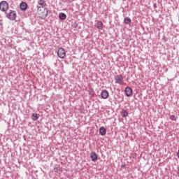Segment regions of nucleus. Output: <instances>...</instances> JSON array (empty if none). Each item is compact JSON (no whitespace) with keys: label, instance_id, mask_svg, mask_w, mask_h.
Wrapping results in <instances>:
<instances>
[{"label":"nucleus","instance_id":"obj_1","mask_svg":"<svg viewBox=\"0 0 179 179\" xmlns=\"http://www.w3.org/2000/svg\"><path fill=\"white\" fill-rule=\"evenodd\" d=\"M17 14H16V11L10 10L9 13H6V17L9 19V20H16V17Z\"/></svg>","mask_w":179,"mask_h":179},{"label":"nucleus","instance_id":"obj_21","mask_svg":"<svg viewBox=\"0 0 179 179\" xmlns=\"http://www.w3.org/2000/svg\"><path fill=\"white\" fill-rule=\"evenodd\" d=\"M153 8L154 9H156V8H157V5L156 4V3H153Z\"/></svg>","mask_w":179,"mask_h":179},{"label":"nucleus","instance_id":"obj_12","mask_svg":"<svg viewBox=\"0 0 179 179\" xmlns=\"http://www.w3.org/2000/svg\"><path fill=\"white\" fill-rule=\"evenodd\" d=\"M99 134L100 135H101V136H104V135L107 134V130L106 129V128H104V127H101L99 128Z\"/></svg>","mask_w":179,"mask_h":179},{"label":"nucleus","instance_id":"obj_28","mask_svg":"<svg viewBox=\"0 0 179 179\" xmlns=\"http://www.w3.org/2000/svg\"><path fill=\"white\" fill-rule=\"evenodd\" d=\"M0 164H1V161H0Z\"/></svg>","mask_w":179,"mask_h":179},{"label":"nucleus","instance_id":"obj_9","mask_svg":"<svg viewBox=\"0 0 179 179\" xmlns=\"http://www.w3.org/2000/svg\"><path fill=\"white\" fill-rule=\"evenodd\" d=\"M95 27H96L98 30H103V27H104V24H103V22L96 20L95 22Z\"/></svg>","mask_w":179,"mask_h":179},{"label":"nucleus","instance_id":"obj_10","mask_svg":"<svg viewBox=\"0 0 179 179\" xmlns=\"http://www.w3.org/2000/svg\"><path fill=\"white\" fill-rule=\"evenodd\" d=\"M108 96H109V93L108 91H107V90H104L101 92V99H108Z\"/></svg>","mask_w":179,"mask_h":179},{"label":"nucleus","instance_id":"obj_26","mask_svg":"<svg viewBox=\"0 0 179 179\" xmlns=\"http://www.w3.org/2000/svg\"><path fill=\"white\" fill-rule=\"evenodd\" d=\"M121 113H127L125 110H124V111H122Z\"/></svg>","mask_w":179,"mask_h":179},{"label":"nucleus","instance_id":"obj_19","mask_svg":"<svg viewBox=\"0 0 179 179\" xmlns=\"http://www.w3.org/2000/svg\"><path fill=\"white\" fill-rule=\"evenodd\" d=\"M122 118H125V117H128V113H122Z\"/></svg>","mask_w":179,"mask_h":179},{"label":"nucleus","instance_id":"obj_24","mask_svg":"<svg viewBox=\"0 0 179 179\" xmlns=\"http://www.w3.org/2000/svg\"><path fill=\"white\" fill-rule=\"evenodd\" d=\"M3 24L0 21V26H3Z\"/></svg>","mask_w":179,"mask_h":179},{"label":"nucleus","instance_id":"obj_4","mask_svg":"<svg viewBox=\"0 0 179 179\" xmlns=\"http://www.w3.org/2000/svg\"><path fill=\"white\" fill-rule=\"evenodd\" d=\"M8 8L9 3H8L6 1H3L0 2V10H1V12H6Z\"/></svg>","mask_w":179,"mask_h":179},{"label":"nucleus","instance_id":"obj_2","mask_svg":"<svg viewBox=\"0 0 179 179\" xmlns=\"http://www.w3.org/2000/svg\"><path fill=\"white\" fill-rule=\"evenodd\" d=\"M38 14L39 15L40 19L42 20H44L45 17L48 16V10L47 8H42V10L38 12Z\"/></svg>","mask_w":179,"mask_h":179},{"label":"nucleus","instance_id":"obj_3","mask_svg":"<svg viewBox=\"0 0 179 179\" xmlns=\"http://www.w3.org/2000/svg\"><path fill=\"white\" fill-rule=\"evenodd\" d=\"M66 55V52H65V49L64 48L60 47L58 48L57 51V57L59 58H61L62 59H64Z\"/></svg>","mask_w":179,"mask_h":179},{"label":"nucleus","instance_id":"obj_18","mask_svg":"<svg viewBox=\"0 0 179 179\" xmlns=\"http://www.w3.org/2000/svg\"><path fill=\"white\" fill-rule=\"evenodd\" d=\"M170 120H171L172 121H176L177 118L176 117L175 115H171Z\"/></svg>","mask_w":179,"mask_h":179},{"label":"nucleus","instance_id":"obj_13","mask_svg":"<svg viewBox=\"0 0 179 179\" xmlns=\"http://www.w3.org/2000/svg\"><path fill=\"white\" fill-rule=\"evenodd\" d=\"M59 19L60 20H65L66 19V14H65L64 13H59Z\"/></svg>","mask_w":179,"mask_h":179},{"label":"nucleus","instance_id":"obj_6","mask_svg":"<svg viewBox=\"0 0 179 179\" xmlns=\"http://www.w3.org/2000/svg\"><path fill=\"white\" fill-rule=\"evenodd\" d=\"M115 82L117 83V85H122V83H124V77L121 75L115 76Z\"/></svg>","mask_w":179,"mask_h":179},{"label":"nucleus","instance_id":"obj_5","mask_svg":"<svg viewBox=\"0 0 179 179\" xmlns=\"http://www.w3.org/2000/svg\"><path fill=\"white\" fill-rule=\"evenodd\" d=\"M38 4L39 5L37 6V10L38 13L41 12V10L45 8V6H47V3H45L44 0H38Z\"/></svg>","mask_w":179,"mask_h":179},{"label":"nucleus","instance_id":"obj_23","mask_svg":"<svg viewBox=\"0 0 179 179\" xmlns=\"http://www.w3.org/2000/svg\"><path fill=\"white\" fill-rule=\"evenodd\" d=\"M122 169H125V164H122Z\"/></svg>","mask_w":179,"mask_h":179},{"label":"nucleus","instance_id":"obj_16","mask_svg":"<svg viewBox=\"0 0 179 179\" xmlns=\"http://www.w3.org/2000/svg\"><path fill=\"white\" fill-rule=\"evenodd\" d=\"M138 156V155L136 154V152H134V153H131L130 155V157L131 159H136V157Z\"/></svg>","mask_w":179,"mask_h":179},{"label":"nucleus","instance_id":"obj_15","mask_svg":"<svg viewBox=\"0 0 179 179\" xmlns=\"http://www.w3.org/2000/svg\"><path fill=\"white\" fill-rule=\"evenodd\" d=\"M31 118L33 121H37L38 120V115L37 113H33Z\"/></svg>","mask_w":179,"mask_h":179},{"label":"nucleus","instance_id":"obj_11","mask_svg":"<svg viewBox=\"0 0 179 179\" xmlns=\"http://www.w3.org/2000/svg\"><path fill=\"white\" fill-rule=\"evenodd\" d=\"M90 159L92 162H96L97 160V154H96L94 152H91Z\"/></svg>","mask_w":179,"mask_h":179},{"label":"nucleus","instance_id":"obj_14","mask_svg":"<svg viewBox=\"0 0 179 179\" xmlns=\"http://www.w3.org/2000/svg\"><path fill=\"white\" fill-rule=\"evenodd\" d=\"M131 22H132V20H131V18H129V17H124V23H125V24H129V23H131Z\"/></svg>","mask_w":179,"mask_h":179},{"label":"nucleus","instance_id":"obj_7","mask_svg":"<svg viewBox=\"0 0 179 179\" xmlns=\"http://www.w3.org/2000/svg\"><path fill=\"white\" fill-rule=\"evenodd\" d=\"M133 92H134V90H132V88L131 87H125L124 93H125V96H127V97H131V96H132Z\"/></svg>","mask_w":179,"mask_h":179},{"label":"nucleus","instance_id":"obj_22","mask_svg":"<svg viewBox=\"0 0 179 179\" xmlns=\"http://www.w3.org/2000/svg\"><path fill=\"white\" fill-rule=\"evenodd\" d=\"M90 94H91V96H93V90H91L90 91Z\"/></svg>","mask_w":179,"mask_h":179},{"label":"nucleus","instance_id":"obj_17","mask_svg":"<svg viewBox=\"0 0 179 179\" xmlns=\"http://www.w3.org/2000/svg\"><path fill=\"white\" fill-rule=\"evenodd\" d=\"M78 22H74L71 27L73 28V29H76L78 27Z\"/></svg>","mask_w":179,"mask_h":179},{"label":"nucleus","instance_id":"obj_27","mask_svg":"<svg viewBox=\"0 0 179 179\" xmlns=\"http://www.w3.org/2000/svg\"><path fill=\"white\" fill-rule=\"evenodd\" d=\"M178 174H179V169H178Z\"/></svg>","mask_w":179,"mask_h":179},{"label":"nucleus","instance_id":"obj_8","mask_svg":"<svg viewBox=\"0 0 179 179\" xmlns=\"http://www.w3.org/2000/svg\"><path fill=\"white\" fill-rule=\"evenodd\" d=\"M27 8H29V6L27 5V3L24 1H22L20 4V8L22 12H24L25 10H27Z\"/></svg>","mask_w":179,"mask_h":179},{"label":"nucleus","instance_id":"obj_20","mask_svg":"<svg viewBox=\"0 0 179 179\" xmlns=\"http://www.w3.org/2000/svg\"><path fill=\"white\" fill-rule=\"evenodd\" d=\"M53 170H54L55 173H58V167L54 166Z\"/></svg>","mask_w":179,"mask_h":179},{"label":"nucleus","instance_id":"obj_25","mask_svg":"<svg viewBox=\"0 0 179 179\" xmlns=\"http://www.w3.org/2000/svg\"><path fill=\"white\" fill-rule=\"evenodd\" d=\"M178 159H179V150H178Z\"/></svg>","mask_w":179,"mask_h":179}]
</instances>
